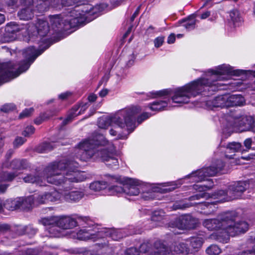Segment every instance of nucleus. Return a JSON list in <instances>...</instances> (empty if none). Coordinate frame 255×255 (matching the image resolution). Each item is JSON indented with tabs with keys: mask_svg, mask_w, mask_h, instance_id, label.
I'll return each instance as SVG.
<instances>
[{
	"mask_svg": "<svg viewBox=\"0 0 255 255\" xmlns=\"http://www.w3.org/2000/svg\"><path fill=\"white\" fill-rule=\"evenodd\" d=\"M88 0H33V11L43 12L50 6L58 7L60 2L64 6L77 5L69 11L64 17L60 15H50V22L53 29H64L69 25L70 27H75L84 24L89 16L93 15V19L97 17L99 13L107 7L108 5L101 3L92 7L90 5H84Z\"/></svg>",
	"mask_w": 255,
	"mask_h": 255,
	"instance_id": "1",
	"label": "nucleus"
},
{
	"mask_svg": "<svg viewBox=\"0 0 255 255\" xmlns=\"http://www.w3.org/2000/svg\"><path fill=\"white\" fill-rule=\"evenodd\" d=\"M78 163L62 160L50 164L44 170L45 178L48 183L61 186L64 189L62 192L64 200L69 202H77L84 197V193L80 190L68 191L72 189L71 183L83 181L85 177L75 170Z\"/></svg>",
	"mask_w": 255,
	"mask_h": 255,
	"instance_id": "2",
	"label": "nucleus"
},
{
	"mask_svg": "<svg viewBox=\"0 0 255 255\" xmlns=\"http://www.w3.org/2000/svg\"><path fill=\"white\" fill-rule=\"evenodd\" d=\"M242 72L239 70H233L230 65L225 64L218 66L215 70L210 69L208 71L209 78H201L177 89L172 97V100L175 103H188L191 97H196L207 89L208 91L220 89V87L223 84L216 82L224 80V75H239Z\"/></svg>",
	"mask_w": 255,
	"mask_h": 255,
	"instance_id": "3",
	"label": "nucleus"
},
{
	"mask_svg": "<svg viewBox=\"0 0 255 255\" xmlns=\"http://www.w3.org/2000/svg\"><path fill=\"white\" fill-rule=\"evenodd\" d=\"M224 167V163L221 160H218L213 165L203 168L200 170L192 172L189 175L193 178L195 182H201L203 180H207L208 184H201L194 185V188L198 190L199 193L189 198V201L195 200L208 199L210 198L218 199L217 201L212 202H201L202 203L203 209H209L208 211H205V214H211L216 211L217 207L215 205L217 203L224 202L230 200L228 190H220L210 195L205 191L211 189L213 186V183L211 179H206V177L215 175L218 172L221 171Z\"/></svg>",
	"mask_w": 255,
	"mask_h": 255,
	"instance_id": "4",
	"label": "nucleus"
},
{
	"mask_svg": "<svg viewBox=\"0 0 255 255\" xmlns=\"http://www.w3.org/2000/svg\"><path fill=\"white\" fill-rule=\"evenodd\" d=\"M77 156L81 161L100 160L112 169L119 167L116 149L113 144L102 135H97L92 139H87L80 142Z\"/></svg>",
	"mask_w": 255,
	"mask_h": 255,
	"instance_id": "5",
	"label": "nucleus"
},
{
	"mask_svg": "<svg viewBox=\"0 0 255 255\" xmlns=\"http://www.w3.org/2000/svg\"><path fill=\"white\" fill-rule=\"evenodd\" d=\"M141 111L138 107L126 108L118 112L114 116L99 119L98 126L100 128H105L109 124L111 126L123 129L126 128L127 130L132 132L136 128V116Z\"/></svg>",
	"mask_w": 255,
	"mask_h": 255,
	"instance_id": "6",
	"label": "nucleus"
},
{
	"mask_svg": "<svg viewBox=\"0 0 255 255\" xmlns=\"http://www.w3.org/2000/svg\"><path fill=\"white\" fill-rule=\"evenodd\" d=\"M22 55L24 59L18 64L13 61L0 63V85L27 70V48L23 50Z\"/></svg>",
	"mask_w": 255,
	"mask_h": 255,
	"instance_id": "7",
	"label": "nucleus"
},
{
	"mask_svg": "<svg viewBox=\"0 0 255 255\" xmlns=\"http://www.w3.org/2000/svg\"><path fill=\"white\" fill-rule=\"evenodd\" d=\"M42 221L45 225H50L55 223L61 230H67L74 228L78 225L86 227V225H91L92 221L88 217H82L78 215L61 216L51 218H44Z\"/></svg>",
	"mask_w": 255,
	"mask_h": 255,
	"instance_id": "8",
	"label": "nucleus"
},
{
	"mask_svg": "<svg viewBox=\"0 0 255 255\" xmlns=\"http://www.w3.org/2000/svg\"><path fill=\"white\" fill-rule=\"evenodd\" d=\"M140 181L136 179L130 178L128 180V184L122 186H113L108 189L109 195H117L121 193H125L129 196H136L140 192L138 186Z\"/></svg>",
	"mask_w": 255,
	"mask_h": 255,
	"instance_id": "9",
	"label": "nucleus"
},
{
	"mask_svg": "<svg viewBox=\"0 0 255 255\" xmlns=\"http://www.w3.org/2000/svg\"><path fill=\"white\" fill-rule=\"evenodd\" d=\"M235 212L228 211L225 212V214L221 218L222 220L227 219V231L230 236H235L240 233H244L248 230L249 225L247 222L241 221L235 223Z\"/></svg>",
	"mask_w": 255,
	"mask_h": 255,
	"instance_id": "10",
	"label": "nucleus"
},
{
	"mask_svg": "<svg viewBox=\"0 0 255 255\" xmlns=\"http://www.w3.org/2000/svg\"><path fill=\"white\" fill-rule=\"evenodd\" d=\"M230 122V126L236 132L252 131L255 132V118L252 117H235Z\"/></svg>",
	"mask_w": 255,
	"mask_h": 255,
	"instance_id": "11",
	"label": "nucleus"
},
{
	"mask_svg": "<svg viewBox=\"0 0 255 255\" xmlns=\"http://www.w3.org/2000/svg\"><path fill=\"white\" fill-rule=\"evenodd\" d=\"M98 235H100V239L108 237L114 241H119L123 238L128 235L134 234H140V232H129L127 233L124 229H117L115 228H102L98 231Z\"/></svg>",
	"mask_w": 255,
	"mask_h": 255,
	"instance_id": "12",
	"label": "nucleus"
},
{
	"mask_svg": "<svg viewBox=\"0 0 255 255\" xmlns=\"http://www.w3.org/2000/svg\"><path fill=\"white\" fill-rule=\"evenodd\" d=\"M197 223V220L196 218L191 215L186 214L181 216L173 222L170 223L169 227L180 230L190 229L195 228Z\"/></svg>",
	"mask_w": 255,
	"mask_h": 255,
	"instance_id": "13",
	"label": "nucleus"
},
{
	"mask_svg": "<svg viewBox=\"0 0 255 255\" xmlns=\"http://www.w3.org/2000/svg\"><path fill=\"white\" fill-rule=\"evenodd\" d=\"M98 231H94L87 228L81 229L77 232H73L70 234V237L73 239L79 240H92L94 242L100 239Z\"/></svg>",
	"mask_w": 255,
	"mask_h": 255,
	"instance_id": "14",
	"label": "nucleus"
},
{
	"mask_svg": "<svg viewBox=\"0 0 255 255\" xmlns=\"http://www.w3.org/2000/svg\"><path fill=\"white\" fill-rule=\"evenodd\" d=\"M249 187V184L247 181H239L229 186L228 192L230 199L233 200L239 198Z\"/></svg>",
	"mask_w": 255,
	"mask_h": 255,
	"instance_id": "15",
	"label": "nucleus"
},
{
	"mask_svg": "<svg viewBox=\"0 0 255 255\" xmlns=\"http://www.w3.org/2000/svg\"><path fill=\"white\" fill-rule=\"evenodd\" d=\"M225 214V212L221 214L217 219H206L203 222V225L209 230H217L226 225L227 219L225 220L221 219Z\"/></svg>",
	"mask_w": 255,
	"mask_h": 255,
	"instance_id": "16",
	"label": "nucleus"
},
{
	"mask_svg": "<svg viewBox=\"0 0 255 255\" xmlns=\"http://www.w3.org/2000/svg\"><path fill=\"white\" fill-rule=\"evenodd\" d=\"M228 95H220L216 97L212 100L206 102V106L208 109L213 110L214 108H225L227 107Z\"/></svg>",
	"mask_w": 255,
	"mask_h": 255,
	"instance_id": "17",
	"label": "nucleus"
},
{
	"mask_svg": "<svg viewBox=\"0 0 255 255\" xmlns=\"http://www.w3.org/2000/svg\"><path fill=\"white\" fill-rule=\"evenodd\" d=\"M227 225L222 226L210 235V238L222 243H226L229 240V233L227 231Z\"/></svg>",
	"mask_w": 255,
	"mask_h": 255,
	"instance_id": "18",
	"label": "nucleus"
},
{
	"mask_svg": "<svg viewBox=\"0 0 255 255\" xmlns=\"http://www.w3.org/2000/svg\"><path fill=\"white\" fill-rule=\"evenodd\" d=\"M89 107L88 103L82 105H76L73 107L67 117L64 120L63 124L66 125L76 117L82 114Z\"/></svg>",
	"mask_w": 255,
	"mask_h": 255,
	"instance_id": "19",
	"label": "nucleus"
},
{
	"mask_svg": "<svg viewBox=\"0 0 255 255\" xmlns=\"http://www.w3.org/2000/svg\"><path fill=\"white\" fill-rule=\"evenodd\" d=\"M114 250L112 247H110L108 245L104 243L102 248L98 250H89L83 252V255H114L113 254ZM77 253H81L82 252L77 251Z\"/></svg>",
	"mask_w": 255,
	"mask_h": 255,
	"instance_id": "20",
	"label": "nucleus"
},
{
	"mask_svg": "<svg viewBox=\"0 0 255 255\" xmlns=\"http://www.w3.org/2000/svg\"><path fill=\"white\" fill-rule=\"evenodd\" d=\"M171 255H187L188 250L186 244L181 242H175L170 247Z\"/></svg>",
	"mask_w": 255,
	"mask_h": 255,
	"instance_id": "21",
	"label": "nucleus"
},
{
	"mask_svg": "<svg viewBox=\"0 0 255 255\" xmlns=\"http://www.w3.org/2000/svg\"><path fill=\"white\" fill-rule=\"evenodd\" d=\"M246 101L244 97L241 95H228L227 107L243 106Z\"/></svg>",
	"mask_w": 255,
	"mask_h": 255,
	"instance_id": "22",
	"label": "nucleus"
},
{
	"mask_svg": "<svg viewBox=\"0 0 255 255\" xmlns=\"http://www.w3.org/2000/svg\"><path fill=\"white\" fill-rule=\"evenodd\" d=\"M35 27L37 33L40 37L46 36L49 31L48 22L42 19H38Z\"/></svg>",
	"mask_w": 255,
	"mask_h": 255,
	"instance_id": "23",
	"label": "nucleus"
},
{
	"mask_svg": "<svg viewBox=\"0 0 255 255\" xmlns=\"http://www.w3.org/2000/svg\"><path fill=\"white\" fill-rule=\"evenodd\" d=\"M165 216V212L162 210L154 211L152 214L150 228H154L160 226V222L162 221Z\"/></svg>",
	"mask_w": 255,
	"mask_h": 255,
	"instance_id": "24",
	"label": "nucleus"
},
{
	"mask_svg": "<svg viewBox=\"0 0 255 255\" xmlns=\"http://www.w3.org/2000/svg\"><path fill=\"white\" fill-rule=\"evenodd\" d=\"M22 201V199H19V197L14 199H9L5 202L3 206L5 209L9 211L20 209V203Z\"/></svg>",
	"mask_w": 255,
	"mask_h": 255,
	"instance_id": "25",
	"label": "nucleus"
},
{
	"mask_svg": "<svg viewBox=\"0 0 255 255\" xmlns=\"http://www.w3.org/2000/svg\"><path fill=\"white\" fill-rule=\"evenodd\" d=\"M42 223L43 222H42ZM43 224L44 226H49L47 230H48L50 237L60 238L65 236L63 232L60 230V228L55 223H52L50 225H45L44 223Z\"/></svg>",
	"mask_w": 255,
	"mask_h": 255,
	"instance_id": "26",
	"label": "nucleus"
},
{
	"mask_svg": "<svg viewBox=\"0 0 255 255\" xmlns=\"http://www.w3.org/2000/svg\"><path fill=\"white\" fill-rule=\"evenodd\" d=\"M154 247L155 251L153 255H171L170 252L167 247L160 241H156L154 243Z\"/></svg>",
	"mask_w": 255,
	"mask_h": 255,
	"instance_id": "27",
	"label": "nucleus"
},
{
	"mask_svg": "<svg viewBox=\"0 0 255 255\" xmlns=\"http://www.w3.org/2000/svg\"><path fill=\"white\" fill-rule=\"evenodd\" d=\"M32 14V6L29 4L28 6L21 9L18 12V16L21 20H28L31 19Z\"/></svg>",
	"mask_w": 255,
	"mask_h": 255,
	"instance_id": "28",
	"label": "nucleus"
},
{
	"mask_svg": "<svg viewBox=\"0 0 255 255\" xmlns=\"http://www.w3.org/2000/svg\"><path fill=\"white\" fill-rule=\"evenodd\" d=\"M19 173L17 171L15 172H2L0 173V182L5 181H11Z\"/></svg>",
	"mask_w": 255,
	"mask_h": 255,
	"instance_id": "29",
	"label": "nucleus"
},
{
	"mask_svg": "<svg viewBox=\"0 0 255 255\" xmlns=\"http://www.w3.org/2000/svg\"><path fill=\"white\" fill-rule=\"evenodd\" d=\"M108 186V183L104 181H97L91 183L90 185V189L94 191H100L105 189Z\"/></svg>",
	"mask_w": 255,
	"mask_h": 255,
	"instance_id": "30",
	"label": "nucleus"
},
{
	"mask_svg": "<svg viewBox=\"0 0 255 255\" xmlns=\"http://www.w3.org/2000/svg\"><path fill=\"white\" fill-rule=\"evenodd\" d=\"M10 167L16 170L23 169L26 167V162L24 160L13 159L10 162Z\"/></svg>",
	"mask_w": 255,
	"mask_h": 255,
	"instance_id": "31",
	"label": "nucleus"
},
{
	"mask_svg": "<svg viewBox=\"0 0 255 255\" xmlns=\"http://www.w3.org/2000/svg\"><path fill=\"white\" fill-rule=\"evenodd\" d=\"M195 205H199L201 207V208L203 209L202 206V203L201 202H195V203H184L183 202H177L175 203L173 206V208L174 210H177V209H181L183 210L187 208H189L191 206H193Z\"/></svg>",
	"mask_w": 255,
	"mask_h": 255,
	"instance_id": "32",
	"label": "nucleus"
},
{
	"mask_svg": "<svg viewBox=\"0 0 255 255\" xmlns=\"http://www.w3.org/2000/svg\"><path fill=\"white\" fill-rule=\"evenodd\" d=\"M62 193H60L56 190L53 191L51 192L46 193L45 199L49 202H55L60 200Z\"/></svg>",
	"mask_w": 255,
	"mask_h": 255,
	"instance_id": "33",
	"label": "nucleus"
},
{
	"mask_svg": "<svg viewBox=\"0 0 255 255\" xmlns=\"http://www.w3.org/2000/svg\"><path fill=\"white\" fill-rule=\"evenodd\" d=\"M230 17L231 21L235 26H239L242 21V18L240 16L238 10L234 9L230 11Z\"/></svg>",
	"mask_w": 255,
	"mask_h": 255,
	"instance_id": "34",
	"label": "nucleus"
},
{
	"mask_svg": "<svg viewBox=\"0 0 255 255\" xmlns=\"http://www.w3.org/2000/svg\"><path fill=\"white\" fill-rule=\"evenodd\" d=\"M19 199L22 200L20 203V209L26 210L30 208L32 205V197L31 196L19 197Z\"/></svg>",
	"mask_w": 255,
	"mask_h": 255,
	"instance_id": "35",
	"label": "nucleus"
},
{
	"mask_svg": "<svg viewBox=\"0 0 255 255\" xmlns=\"http://www.w3.org/2000/svg\"><path fill=\"white\" fill-rule=\"evenodd\" d=\"M167 105V103L164 101H156L150 105L149 108L152 111H160L163 110Z\"/></svg>",
	"mask_w": 255,
	"mask_h": 255,
	"instance_id": "36",
	"label": "nucleus"
},
{
	"mask_svg": "<svg viewBox=\"0 0 255 255\" xmlns=\"http://www.w3.org/2000/svg\"><path fill=\"white\" fill-rule=\"evenodd\" d=\"M19 30L20 28L14 22H11L7 24L5 28V31L7 34H15L19 31Z\"/></svg>",
	"mask_w": 255,
	"mask_h": 255,
	"instance_id": "37",
	"label": "nucleus"
},
{
	"mask_svg": "<svg viewBox=\"0 0 255 255\" xmlns=\"http://www.w3.org/2000/svg\"><path fill=\"white\" fill-rule=\"evenodd\" d=\"M242 145L240 142H232L227 145V149L230 153H235L241 151Z\"/></svg>",
	"mask_w": 255,
	"mask_h": 255,
	"instance_id": "38",
	"label": "nucleus"
},
{
	"mask_svg": "<svg viewBox=\"0 0 255 255\" xmlns=\"http://www.w3.org/2000/svg\"><path fill=\"white\" fill-rule=\"evenodd\" d=\"M54 114H51L50 112H46L44 113L41 114L38 117L35 119L34 123L36 125H40L43 122L49 119Z\"/></svg>",
	"mask_w": 255,
	"mask_h": 255,
	"instance_id": "39",
	"label": "nucleus"
},
{
	"mask_svg": "<svg viewBox=\"0 0 255 255\" xmlns=\"http://www.w3.org/2000/svg\"><path fill=\"white\" fill-rule=\"evenodd\" d=\"M53 146L51 143L45 142L40 145L36 148V150L39 153L46 152L51 150Z\"/></svg>",
	"mask_w": 255,
	"mask_h": 255,
	"instance_id": "40",
	"label": "nucleus"
},
{
	"mask_svg": "<svg viewBox=\"0 0 255 255\" xmlns=\"http://www.w3.org/2000/svg\"><path fill=\"white\" fill-rule=\"evenodd\" d=\"M209 255H219L221 253V249L216 245H211L206 250Z\"/></svg>",
	"mask_w": 255,
	"mask_h": 255,
	"instance_id": "41",
	"label": "nucleus"
},
{
	"mask_svg": "<svg viewBox=\"0 0 255 255\" xmlns=\"http://www.w3.org/2000/svg\"><path fill=\"white\" fill-rule=\"evenodd\" d=\"M203 243V239L200 237L192 238L190 240L191 246L195 249L200 248L202 246Z\"/></svg>",
	"mask_w": 255,
	"mask_h": 255,
	"instance_id": "42",
	"label": "nucleus"
},
{
	"mask_svg": "<svg viewBox=\"0 0 255 255\" xmlns=\"http://www.w3.org/2000/svg\"><path fill=\"white\" fill-rule=\"evenodd\" d=\"M196 25V20L193 17L189 18L185 21L183 24L184 27L188 30H191L195 28Z\"/></svg>",
	"mask_w": 255,
	"mask_h": 255,
	"instance_id": "43",
	"label": "nucleus"
},
{
	"mask_svg": "<svg viewBox=\"0 0 255 255\" xmlns=\"http://www.w3.org/2000/svg\"><path fill=\"white\" fill-rule=\"evenodd\" d=\"M34 195H33V198H34V201L33 200V204H45L47 203V199H45L46 197V193L39 195L37 197H35Z\"/></svg>",
	"mask_w": 255,
	"mask_h": 255,
	"instance_id": "44",
	"label": "nucleus"
},
{
	"mask_svg": "<svg viewBox=\"0 0 255 255\" xmlns=\"http://www.w3.org/2000/svg\"><path fill=\"white\" fill-rule=\"evenodd\" d=\"M171 90L169 89H164L163 90L157 91L155 93H152L153 97H161L171 95Z\"/></svg>",
	"mask_w": 255,
	"mask_h": 255,
	"instance_id": "45",
	"label": "nucleus"
},
{
	"mask_svg": "<svg viewBox=\"0 0 255 255\" xmlns=\"http://www.w3.org/2000/svg\"><path fill=\"white\" fill-rule=\"evenodd\" d=\"M150 248V245L148 243H142L138 250L139 253H145L147 252Z\"/></svg>",
	"mask_w": 255,
	"mask_h": 255,
	"instance_id": "46",
	"label": "nucleus"
},
{
	"mask_svg": "<svg viewBox=\"0 0 255 255\" xmlns=\"http://www.w3.org/2000/svg\"><path fill=\"white\" fill-rule=\"evenodd\" d=\"M15 108V106L12 104H7L3 105L0 110L5 113H8Z\"/></svg>",
	"mask_w": 255,
	"mask_h": 255,
	"instance_id": "47",
	"label": "nucleus"
},
{
	"mask_svg": "<svg viewBox=\"0 0 255 255\" xmlns=\"http://www.w3.org/2000/svg\"><path fill=\"white\" fill-rule=\"evenodd\" d=\"M151 116V115L148 113H143L140 116L137 117V122L138 124H141L143 121L147 119Z\"/></svg>",
	"mask_w": 255,
	"mask_h": 255,
	"instance_id": "48",
	"label": "nucleus"
},
{
	"mask_svg": "<svg viewBox=\"0 0 255 255\" xmlns=\"http://www.w3.org/2000/svg\"><path fill=\"white\" fill-rule=\"evenodd\" d=\"M32 108L25 109L19 115V119H22L30 116Z\"/></svg>",
	"mask_w": 255,
	"mask_h": 255,
	"instance_id": "49",
	"label": "nucleus"
},
{
	"mask_svg": "<svg viewBox=\"0 0 255 255\" xmlns=\"http://www.w3.org/2000/svg\"><path fill=\"white\" fill-rule=\"evenodd\" d=\"M48 47H46L44 48L40 49H34L33 47V61L40 55H41L43 51L46 49Z\"/></svg>",
	"mask_w": 255,
	"mask_h": 255,
	"instance_id": "50",
	"label": "nucleus"
},
{
	"mask_svg": "<svg viewBox=\"0 0 255 255\" xmlns=\"http://www.w3.org/2000/svg\"><path fill=\"white\" fill-rule=\"evenodd\" d=\"M127 255H139V251L136 248L131 247L126 251Z\"/></svg>",
	"mask_w": 255,
	"mask_h": 255,
	"instance_id": "51",
	"label": "nucleus"
},
{
	"mask_svg": "<svg viewBox=\"0 0 255 255\" xmlns=\"http://www.w3.org/2000/svg\"><path fill=\"white\" fill-rule=\"evenodd\" d=\"M25 140L21 137H17L13 141V145L15 147H18L23 144Z\"/></svg>",
	"mask_w": 255,
	"mask_h": 255,
	"instance_id": "52",
	"label": "nucleus"
},
{
	"mask_svg": "<svg viewBox=\"0 0 255 255\" xmlns=\"http://www.w3.org/2000/svg\"><path fill=\"white\" fill-rule=\"evenodd\" d=\"M164 41L163 37H158L156 38L154 41V46L156 47H159L161 46Z\"/></svg>",
	"mask_w": 255,
	"mask_h": 255,
	"instance_id": "53",
	"label": "nucleus"
},
{
	"mask_svg": "<svg viewBox=\"0 0 255 255\" xmlns=\"http://www.w3.org/2000/svg\"><path fill=\"white\" fill-rule=\"evenodd\" d=\"M32 133V127L28 126L22 132V135L24 136H29Z\"/></svg>",
	"mask_w": 255,
	"mask_h": 255,
	"instance_id": "54",
	"label": "nucleus"
},
{
	"mask_svg": "<svg viewBox=\"0 0 255 255\" xmlns=\"http://www.w3.org/2000/svg\"><path fill=\"white\" fill-rule=\"evenodd\" d=\"M135 58V56L133 54H132L130 56L129 59L127 63V65L128 67H130L133 64Z\"/></svg>",
	"mask_w": 255,
	"mask_h": 255,
	"instance_id": "55",
	"label": "nucleus"
},
{
	"mask_svg": "<svg viewBox=\"0 0 255 255\" xmlns=\"http://www.w3.org/2000/svg\"><path fill=\"white\" fill-rule=\"evenodd\" d=\"M71 93L69 92H66L62 93L59 95V98L61 100H64L66 99L69 96L71 95Z\"/></svg>",
	"mask_w": 255,
	"mask_h": 255,
	"instance_id": "56",
	"label": "nucleus"
},
{
	"mask_svg": "<svg viewBox=\"0 0 255 255\" xmlns=\"http://www.w3.org/2000/svg\"><path fill=\"white\" fill-rule=\"evenodd\" d=\"M175 41V36L173 33L171 34L167 38V42L169 44L173 43Z\"/></svg>",
	"mask_w": 255,
	"mask_h": 255,
	"instance_id": "57",
	"label": "nucleus"
},
{
	"mask_svg": "<svg viewBox=\"0 0 255 255\" xmlns=\"http://www.w3.org/2000/svg\"><path fill=\"white\" fill-rule=\"evenodd\" d=\"M252 143V140L251 138H247L244 141V145L246 148L250 149L251 147Z\"/></svg>",
	"mask_w": 255,
	"mask_h": 255,
	"instance_id": "58",
	"label": "nucleus"
},
{
	"mask_svg": "<svg viewBox=\"0 0 255 255\" xmlns=\"http://www.w3.org/2000/svg\"><path fill=\"white\" fill-rule=\"evenodd\" d=\"M140 8V6L139 5V6H138V7L136 8V9L135 10V11H134V12L131 16V17L130 18V21L131 22L133 21V20H134V18L138 14Z\"/></svg>",
	"mask_w": 255,
	"mask_h": 255,
	"instance_id": "59",
	"label": "nucleus"
},
{
	"mask_svg": "<svg viewBox=\"0 0 255 255\" xmlns=\"http://www.w3.org/2000/svg\"><path fill=\"white\" fill-rule=\"evenodd\" d=\"M97 98V96H96V95H95L94 94H92L90 95L88 98V100L89 101V102H93L95 101L96 100Z\"/></svg>",
	"mask_w": 255,
	"mask_h": 255,
	"instance_id": "60",
	"label": "nucleus"
},
{
	"mask_svg": "<svg viewBox=\"0 0 255 255\" xmlns=\"http://www.w3.org/2000/svg\"><path fill=\"white\" fill-rule=\"evenodd\" d=\"M8 185L6 184H0V192L3 193L6 190Z\"/></svg>",
	"mask_w": 255,
	"mask_h": 255,
	"instance_id": "61",
	"label": "nucleus"
},
{
	"mask_svg": "<svg viewBox=\"0 0 255 255\" xmlns=\"http://www.w3.org/2000/svg\"><path fill=\"white\" fill-rule=\"evenodd\" d=\"M18 0H9L7 4L9 6H17V2Z\"/></svg>",
	"mask_w": 255,
	"mask_h": 255,
	"instance_id": "62",
	"label": "nucleus"
},
{
	"mask_svg": "<svg viewBox=\"0 0 255 255\" xmlns=\"http://www.w3.org/2000/svg\"><path fill=\"white\" fill-rule=\"evenodd\" d=\"M108 90L104 89V90H101L99 92V95L101 97H104L106 96L108 94Z\"/></svg>",
	"mask_w": 255,
	"mask_h": 255,
	"instance_id": "63",
	"label": "nucleus"
},
{
	"mask_svg": "<svg viewBox=\"0 0 255 255\" xmlns=\"http://www.w3.org/2000/svg\"><path fill=\"white\" fill-rule=\"evenodd\" d=\"M239 255H255L252 251H247L243 252Z\"/></svg>",
	"mask_w": 255,
	"mask_h": 255,
	"instance_id": "64",
	"label": "nucleus"
}]
</instances>
